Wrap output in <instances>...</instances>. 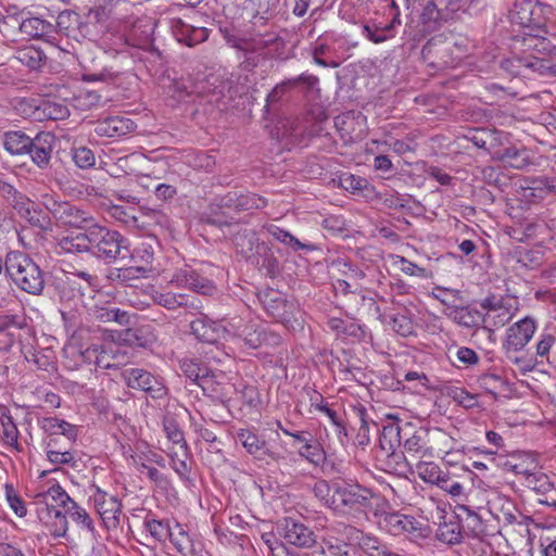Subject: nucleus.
<instances>
[{
	"instance_id": "f257e3e1",
	"label": "nucleus",
	"mask_w": 556,
	"mask_h": 556,
	"mask_svg": "<svg viewBox=\"0 0 556 556\" xmlns=\"http://www.w3.org/2000/svg\"><path fill=\"white\" fill-rule=\"evenodd\" d=\"M313 493L334 515L354 522L367 519V510L378 498L370 489L341 479L318 480L313 486Z\"/></svg>"
},
{
	"instance_id": "f03ea898",
	"label": "nucleus",
	"mask_w": 556,
	"mask_h": 556,
	"mask_svg": "<svg viewBox=\"0 0 556 556\" xmlns=\"http://www.w3.org/2000/svg\"><path fill=\"white\" fill-rule=\"evenodd\" d=\"M5 271L22 291L39 295L45 289L43 273L37 263L21 251H11L5 257Z\"/></svg>"
},
{
	"instance_id": "7ed1b4c3",
	"label": "nucleus",
	"mask_w": 556,
	"mask_h": 556,
	"mask_svg": "<svg viewBox=\"0 0 556 556\" xmlns=\"http://www.w3.org/2000/svg\"><path fill=\"white\" fill-rule=\"evenodd\" d=\"M190 328L199 340L212 344L220 340L229 341L242 337H244L247 343L252 348H256L261 342L258 337L255 339L247 338V328L241 329V320L215 321L203 317L193 320Z\"/></svg>"
},
{
	"instance_id": "20e7f679",
	"label": "nucleus",
	"mask_w": 556,
	"mask_h": 556,
	"mask_svg": "<svg viewBox=\"0 0 556 556\" xmlns=\"http://www.w3.org/2000/svg\"><path fill=\"white\" fill-rule=\"evenodd\" d=\"M89 230V252L104 263L115 262L125 257L124 252L129 253V244L119 232L106 227L92 225Z\"/></svg>"
},
{
	"instance_id": "39448f33",
	"label": "nucleus",
	"mask_w": 556,
	"mask_h": 556,
	"mask_svg": "<svg viewBox=\"0 0 556 556\" xmlns=\"http://www.w3.org/2000/svg\"><path fill=\"white\" fill-rule=\"evenodd\" d=\"M536 329L538 324L535 319L530 316L521 318L506 329L502 348L508 359L514 364L520 365L523 363L522 358L517 356L514 357L513 354L520 352L528 345Z\"/></svg>"
},
{
	"instance_id": "423d86ee",
	"label": "nucleus",
	"mask_w": 556,
	"mask_h": 556,
	"mask_svg": "<svg viewBox=\"0 0 556 556\" xmlns=\"http://www.w3.org/2000/svg\"><path fill=\"white\" fill-rule=\"evenodd\" d=\"M90 491L94 509L101 517L103 526L106 529H116L121 523L123 509L121 500L98 485H91Z\"/></svg>"
},
{
	"instance_id": "0eeeda50",
	"label": "nucleus",
	"mask_w": 556,
	"mask_h": 556,
	"mask_svg": "<svg viewBox=\"0 0 556 556\" xmlns=\"http://www.w3.org/2000/svg\"><path fill=\"white\" fill-rule=\"evenodd\" d=\"M126 384L131 389L141 390L153 399H163L167 389L163 380L142 368H128L122 374Z\"/></svg>"
},
{
	"instance_id": "6e6552de",
	"label": "nucleus",
	"mask_w": 556,
	"mask_h": 556,
	"mask_svg": "<svg viewBox=\"0 0 556 556\" xmlns=\"http://www.w3.org/2000/svg\"><path fill=\"white\" fill-rule=\"evenodd\" d=\"M376 523L381 531L391 535L410 534L420 529V523L408 515L399 511H379L374 513Z\"/></svg>"
},
{
	"instance_id": "1a4fd4ad",
	"label": "nucleus",
	"mask_w": 556,
	"mask_h": 556,
	"mask_svg": "<svg viewBox=\"0 0 556 556\" xmlns=\"http://www.w3.org/2000/svg\"><path fill=\"white\" fill-rule=\"evenodd\" d=\"M484 309L482 324L484 328H500L505 326L516 315L517 307L510 301L485 299L481 303Z\"/></svg>"
},
{
	"instance_id": "9d476101",
	"label": "nucleus",
	"mask_w": 556,
	"mask_h": 556,
	"mask_svg": "<svg viewBox=\"0 0 556 556\" xmlns=\"http://www.w3.org/2000/svg\"><path fill=\"white\" fill-rule=\"evenodd\" d=\"M277 531L289 544L298 547H312L315 542L314 532L304 523L291 517H286L277 523Z\"/></svg>"
},
{
	"instance_id": "9b49d317",
	"label": "nucleus",
	"mask_w": 556,
	"mask_h": 556,
	"mask_svg": "<svg viewBox=\"0 0 556 556\" xmlns=\"http://www.w3.org/2000/svg\"><path fill=\"white\" fill-rule=\"evenodd\" d=\"M502 67L511 75H527L528 73H538L546 75L551 72L552 67L548 62L540 56L526 55L514 56L506 59L502 62Z\"/></svg>"
},
{
	"instance_id": "f8f14e48",
	"label": "nucleus",
	"mask_w": 556,
	"mask_h": 556,
	"mask_svg": "<svg viewBox=\"0 0 556 556\" xmlns=\"http://www.w3.org/2000/svg\"><path fill=\"white\" fill-rule=\"evenodd\" d=\"M34 498L39 506L62 507L65 511L75 502L58 482L38 486Z\"/></svg>"
},
{
	"instance_id": "ddd939ff",
	"label": "nucleus",
	"mask_w": 556,
	"mask_h": 556,
	"mask_svg": "<svg viewBox=\"0 0 556 556\" xmlns=\"http://www.w3.org/2000/svg\"><path fill=\"white\" fill-rule=\"evenodd\" d=\"M55 144V137L49 131L38 132L33 139L27 154L39 168H47Z\"/></svg>"
},
{
	"instance_id": "4468645a",
	"label": "nucleus",
	"mask_w": 556,
	"mask_h": 556,
	"mask_svg": "<svg viewBox=\"0 0 556 556\" xmlns=\"http://www.w3.org/2000/svg\"><path fill=\"white\" fill-rule=\"evenodd\" d=\"M37 517L54 538H64L68 531V521L65 511L52 506H39Z\"/></svg>"
},
{
	"instance_id": "2eb2a0df",
	"label": "nucleus",
	"mask_w": 556,
	"mask_h": 556,
	"mask_svg": "<svg viewBox=\"0 0 556 556\" xmlns=\"http://www.w3.org/2000/svg\"><path fill=\"white\" fill-rule=\"evenodd\" d=\"M169 282L201 294H210L215 289L214 285L208 279L200 276L190 267L180 268L175 271Z\"/></svg>"
},
{
	"instance_id": "dca6fc26",
	"label": "nucleus",
	"mask_w": 556,
	"mask_h": 556,
	"mask_svg": "<svg viewBox=\"0 0 556 556\" xmlns=\"http://www.w3.org/2000/svg\"><path fill=\"white\" fill-rule=\"evenodd\" d=\"M492 157L507 166L522 169L532 164V153L523 147H506L493 152Z\"/></svg>"
},
{
	"instance_id": "f3484780",
	"label": "nucleus",
	"mask_w": 556,
	"mask_h": 556,
	"mask_svg": "<svg viewBox=\"0 0 556 556\" xmlns=\"http://www.w3.org/2000/svg\"><path fill=\"white\" fill-rule=\"evenodd\" d=\"M43 205L55 218L64 224L78 226L80 222L85 220L81 216V212L67 202H59L46 195L43 198Z\"/></svg>"
},
{
	"instance_id": "a211bd4d",
	"label": "nucleus",
	"mask_w": 556,
	"mask_h": 556,
	"mask_svg": "<svg viewBox=\"0 0 556 556\" xmlns=\"http://www.w3.org/2000/svg\"><path fill=\"white\" fill-rule=\"evenodd\" d=\"M40 428L47 433L45 440H59L63 435L68 441H75L77 438L76 426L55 417H45L39 419Z\"/></svg>"
},
{
	"instance_id": "6ab92c4d",
	"label": "nucleus",
	"mask_w": 556,
	"mask_h": 556,
	"mask_svg": "<svg viewBox=\"0 0 556 556\" xmlns=\"http://www.w3.org/2000/svg\"><path fill=\"white\" fill-rule=\"evenodd\" d=\"M135 129V123L125 117L112 116L98 122L94 131L98 136L115 138L122 137Z\"/></svg>"
},
{
	"instance_id": "aec40b11",
	"label": "nucleus",
	"mask_w": 556,
	"mask_h": 556,
	"mask_svg": "<svg viewBox=\"0 0 556 556\" xmlns=\"http://www.w3.org/2000/svg\"><path fill=\"white\" fill-rule=\"evenodd\" d=\"M429 448L431 451L430 457H440L446 463L451 464L453 460L447 459L455 448V440L445 431L434 429L429 431Z\"/></svg>"
},
{
	"instance_id": "412c9836",
	"label": "nucleus",
	"mask_w": 556,
	"mask_h": 556,
	"mask_svg": "<svg viewBox=\"0 0 556 556\" xmlns=\"http://www.w3.org/2000/svg\"><path fill=\"white\" fill-rule=\"evenodd\" d=\"M400 21L394 17L389 23H382L378 20H369L362 25V34L374 43H381L392 38L394 35L392 30L395 24Z\"/></svg>"
},
{
	"instance_id": "4be33fe9",
	"label": "nucleus",
	"mask_w": 556,
	"mask_h": 556,
	"mask_svg": "<svg viewBox=\"0 0 556 556\" xmlns=\"http://www.w3.org/2000/svg\"><path fill=\"white\" fill-rule=\"evenodd\" d=\"M428 437L429 431L420 429L407 438L403 443L405 458H407V455L415 459L430 457Z\"/></svg>"
},
{
	"instance_id": "5701e85b",
	"label": "nucleus",
	"mask_w": 556,
	"mask_h": 556,
	"mask_svg": "<svg viewBox=\"0 0 556 556\" xmlns=\"http://www.w3.org/2000/svg\"><path fill=\"white\" fill-rule=\"evenodd\" d=\"M153 255L152 247L146 243L137 247L130 254V261L134 263L132 266L139 270L138 274L142 278H148L156 273V268L153 266Z\"/></svg>"
},
{
	"instance_id": "b1692460",
	"label": "nucleus",
	"mask_w": 556,
	"mask_h": 556,
	"mask_svg": "<svg viewBox=\"0 0 556 556\" xmlns=\"http://www.w3.org/2000/svg\"><path fill=\"white\" fill-rule=\"evenodd\" d=\"M31 139L24 131L11 130L2 136V146L11 155H24L29 152Z\"/></svg>"
},
{
	"instance_id": "393cba45",
	"label": "nucleus",
	"mask_w": 556,
	"mask_h": 556,
	"mask_svg": "<svg viewBox=\"0 0 556 556\" xmlns=\"http://www.w3.org/2000/svg\"><path fill=\"white\" fill-rule=\"evenodd\" d=\"M43 443L47 459L55 467L75 463V452L72 448H59V440H45Z\"/></svg>"
},
{
	"instance_id": "a878e982",
	"label": "nucleus",
	"mask_w": 556,
	"mask_h": 556,
	"mask_svg": "<svg viewBox=\"0 0 556 556\" xmlns=\"http://www.w3.org/2000/svg\"><path fill=\"white\" fill-rule=\"evenodd\" d=\"M59 247L65 253L89 252V230L59 239Z\"/></svg>"
},
{
	"instance_id": "bb28decb",
	"label": "nucleus",
	"mask_w": 556,
	"mask_h": 556,
	"mask_svg": "<svg viewBox=\"0 0 556 556\" xmlns=\"http://www.w3.org/2000/svg\"><path fill=\"white\" fill-rule=\"evenodd\" d=\"M463 535L462 526L457 517L444 521L437 530L438 540L445 544H458L462 542Z\"/></svg>"
},
{
	"instance_id": "cd10ccee",
	"label": "nucleus",
	"mask_w": 556,
	"mask_h": 556,
	"mask_svg": "<svg viewBox=\"0 0 556 556\" xmlns=\"http://www.w3.org/2000/svg\"><path fill=\"white\" fill-rule=\"evenodd\" d=\"M169 540L181 556L194 555L193 541L181 525H175L169 533Z\"/></svg>"
},
{
	"instance_id": "c85d7f7f",
	"label": "nucleus",
	"mask_w": 556,
	"mask_h": 556,
	"mask_svg": "<svg viewBox=\"0 0 556 556\" xmlns=\"http://www.w3.org/2000/svg\"><path fill=\"white\" fill-rule=\"evenodd\" d=\"M184 375L202 388L204 392L208 390L211 379L205 375V369L201 368L199 363L193 359H184L180 363Z\"/></svg>"
},
{
	"instance_id": "c756f323",
	"label": "nucleus",
	"mask_w": 556,
	"mask_h": 556,
	"mask_svg": "<svg viewBox=\"0 0 556 556\" xmlns=\"http://www.w3.org/2000/svg\"><path fill=\"white\" fill-rule=\"evenodd\" d=\"M65 514L66 517L68 516L80 529L86 530L92 536H96L97 530L93 520L84 507L74 502L68 506Z\"/></svg>"
},
{
	"instance_id": "7c9ffc66",
	"label": "nucleus",
	"mask_w": 556,
	"mask_h": 556,
	"mask_svg": "<svg viewBox=\"0 0 556 556\" xmlns=\"http://www.w3.org/2000/svg\"><path fill=\"white\" fill-rule=\"evenodd\" d=\"M36 111L38 114L36 115L37 118H48V119H64L70 115V111L66 105L45 100L42 101L38 106H36Z\"/></svg>"
},
{
	"instance_id": "2f4dec72",
	"label": "nucleus",
	"mask_w": 556,
	"mask_h": 556,
	"mask_svg": "<svg viewBox=\"0 0 556 556\" xmlns=\"http://www.w3.org/2000/svg\"><path fill=\"white\" fill-rule=\"evenodd\" d=\"M20 30L29 38H39L50 33L51 24L40 17H28L22 21Z\"/></svg>"
},
{
	"instance_id": "473e14b6",
	"label": "nucleus",
	"mask_w": 556,
	"mask_h": 556,
	"mask_svg": "<svg viewBox=\"0 0 556 556\" xmlns=\"http://www.w3.org/2000/svg\"><path fill=\"white\" fill-rule=\"evenodd\" d=\"M153 300L156 304L167 309H176L178 307L191 305L189 303V298L186 294L174 293L170 291L155 292L153 294Z\"/></svg>"
},
{
	"instance_id": "72a5a7b5",
	"label": "nucleus",
	"mask_w": 556,
	"mask_h": 556,
	"mask_svg": "<svg viewBox=\"0 0 556 556\" xmlns=\"http://www.w3.org/2000/svg\"><path fill=\"white\" fill-rule=\"evenodd\" d=\"M93 318L101 323L115 321L121 326L130 324V315L126 311L119 308H97L93 312Z\"/></svg>"
},
{
	"instance_id": "f704fd0d",
	"label": "nucleus",
	"mask_w": 556,
	"mask_h": 556,
	"mask_svg": "<svg viewBox=\"0 0 556 556\" xmlns=\"http://www.w3.org/2000/svg\"><path fill=\"white\" fill-rule=\"evenodd\" d=\"M416 471L418 477L425 483L433 484L437 486L445 472L432 462H418L416 465Z\"/></svg>"
},
{
	"instance_id": "c9c22d12",
	"label": "nucleus",
	"mask_w": 556,
	"mask_h": 556,
	"mask_svg": "<svg viewBox=\"0 0 556 556\" xmlns=\"http://www.w3.org/2000/svg\"><path fill=\"white\" fill-rule=\"evenodd\" d=\"M16 59L27 67L37 70L42 65L46 56L40 49L28 46L17 51Z\"/></svg>"
},
{
	"instance_id": "e433bc0d",
	"label": "nucleus",
	"mask_w": 556,
	"mask_h": 556,
	"mask_svg": "<svg viewBox=\"0 0 556 556\" xmlns=\"http://www.w3.org/2000/svg\"><path fill=\"white\" fill-rule=\"evenodd\" d=\"M458 508L466 514L463 533L471 538L479 536L483 532L481 517L466 505H460Z\"/></svg>"
},
{
	"instance_id": "4c0bfd02",
	"label": "nucleus",
	"mask_w": 556,
	"mask_h": 556,
	"mask_svg": "<svg viewBox=\"0 0 556 556\" xmlns=\"http://www.w3.org/2000/svg\"><path fill=\"white\" fill-rule=\"evenodd\" d=\"M534 3L532 0H516L510 11L513 21L520 25H528L532 21Z\"/></svg>"
},
{
	"instance_id": "58836bf2",
	"label": "nucleus",
	"mask_w": 556,
	"mask_h": 556,
	"mask_svg": "<svg viewBox=\"0 0 556 556\" xmlns=\"http://www.w3.org/2000/svg\"><path fill=\"white\" fill-rule=\"evenodd\" d=\"M447 315L457 324L467 328L477 327L482 323V316L477 311H470L465 307H456Z\"/></svg>"
},
{
	"instance_id": "ea45409f",
	"label": "nucleus",
	"mask_w": 556,
	"mask_h": 556,
	"mask_svg": "<svg viewBox=\"0 0 556 556\" xmlns=\"http://www.w3.org/2000/svg\"><path fill=\"white\" fill-rule=\"evenodd\" d=\"M14 208L18 215L27 219L33 225H38L39 213L36 210V204L26 197L20 195L15 199Z\"/></svg>"
},
{
	"instance_id": "a19ab883",
	"label": "nucleus",
	"mask_w": 556,
	"mask_h": 556,
	"mask_svg": "<svg viewBox=\"0 0 556 556\" xmlns=\"http://www.w3.org/2000/svg\"><path fill=\"white\" fill-rule=\"evenodd\" d=\"M514 471L516 475H520L525 478L526 483L531 489H540L543 484H539L541 480H545V476L536 471V464L531 462L530 466L525 467L521 464L514 465Z\"/></svg>"
},
{
	"instance_id": "79ce46f5",
	"label": "nucleus",
	"mask_w": 556,
	"mask_h": 556,
	"mask_svg": "<svg viewBox=\"0 0 556 556\" xmlns=\"http://www.w3.org/2000/svg\"><path fill=\"white\" fill-rule=\"evenodd\" d=\"M266 230L279 242L290 247L293 251L309 249V245L302 243L299 239L290 232L279 228L276 225H268Z\"/></svg>"
},
{
	"instance_id": "37998d69",
	"label": "nucleus",
	"mask_w": 556,
	"mask_h": 556,
	"mask_svg": "<svg viewBox=\"0 0 556 556\" xmlns=\"http://www.w3.org/2000/svg\"><path fill=\"white\" fill-rule=\"evenodd\" d=\"M2 428V441L8 447L18 451V429L11 417H4L1 419Z\"/></svg>"
},
{
	"instance_id": "c03bdc74",
	"label": "nucleus",
	"mask_w": 556,
	"mask_h": 556,
	"mask_svg": "<svg viewBox=\"0 0 556 556\" xmlns=\"http://www.w3.org/2000/svg\"><path fill=\"white\" fill-rule=\"evenodd\" d=\"M237 440L250 454H257L263 450L265 442L256 433L249 429H240L237 432Z\"/></svg>"
},
{
	"instance_id": "a18cd8bd",
	"label": "nucleus",
	"mask_w": 556,
	"mask_h": 556,
	"mask_svg": "<svg viewBox=\"0 0 556 556\" xmlns=\"http://www.w3.org/2000/svg\"><path fill=\"white\" fill-rule=\"evenodd\" d=\"M400 432L401 429L397 424L384 426L380 438L382 450L393 452L401 444Z\"/></svg>"
},
{
	"instance_id": "49530a36",
	"label": "nucleus",
	"mask_w": 556,
	"mask_h": 556,
	"mask_svg": "<svg viewBox=\"0 0 556 556\" xmlns=\"http://www.w3.org/2000/svg\"><path fill=\"white\" fill-rule=\"evenodd\" d=\"M237 251L244 257H250L257 247V238L253 231H244L235 237Z\"/></svg>"
},
{
	"instance_id": "de8ad7c7",
	"label": "nucleus",
	"mask_w": 556,
	"mask_h": 556,
	"mask_svg": "<svg viewBox=\"0 0 556 556\" xmlns=\"http://www.w3.org/2000/svg\"><path fill=\"white\" fill-rule=\"evenodd\" d=\"M438 488L447 493L454 500H464L466 496L463 483L453 479L448 472H444Z\"/></svg>"
},
{
	"instance_id": "09e8293b",
	"label": "nucleus",
	"mask_w": 556,
	"mask_h": 556,
	"mask_svg": "<svg viewBox=\"0 0 556 556\" xmlns=\"http://www.w3.org/2000/svg\"><path fill=\"white\" fill-rule=\"evenodd\" d=\"M526 46L528 49L536 51L543 55H551L554 51H556V45L553 43L549 39L540 35H529L526 38Z\"/></svg>"
},
{
	"instance_id": "8fccbe9b",
	"label": "nucleus",
	"mask_w": 556,
	"mask_h": 556,
	"mask_svg": "<svg viewBox=\"0 0 556 556\" xmlns=\"http://www.w3.org/2000/svg\"><path fill=\"white\" fill-rule=\"evenodd\" d=\"M393 265L396 266L402 273L408 276H416L420 278L430 277V273L426 268L419 267L417 264L408 261L403 256H395Z\"/></svg>"
},
{
	"instance_id": "3c124183",
	"label": "nucleus",
	"mask_w": 556,
	"mask_h": 556,
	"mask_svg": "<svg viewBox=\"0 0 556 556\" xmlns=\"http://www.w3.org/2000/svg\"><path fill=\"white\" fill-rule=\"evenodd\" d=\"M138 271L139 270L135 269L132 265L122 268H110L106 274V279L111 282H128L142 278Z\"/></svg>"
},
{
	"instance_id": "603ef678",
	"label": "nucleus",
	"mask_w": 556,
	"mask_h": 556,
	"mask_svg": "<svg viewBox=\"0 0 556 556\" xmlns=\"http://www.w3.org/2000/svg\"><path fill=\"white\" fill-rule=\"evenodd\" d=\"M147 531L159 542L164 541L172 531V528L162 520L148 519L144 522Z\"/></svg>"
},
{
	"instance_id": "864d4df0",
	"label": "nucleus",
	"mask_w": 556,
	"mask_h": 556,
	"mask_svg": "<svg viewBox=\"0 0 556 556\" xmlns=\"http://www.w3.org/2000/svg\"><path fill=\"white\" fill-rule=\"evenodd\" d=\"M164 431L166 437L173 444L177 445L179 450L182 452V455H186L187 444L184 438L182 431L178 428L175 422H166L164 425Z\"/></svg>"
},
{
	"instance_id": "5fc2aeb1",
	"label": "nucleus",
	"mask_w": 556,
	"mask_h": 556,
	"mask_svg": "<svg viewBox=\"0 0 556 556\" xmlns=\"http://www.w3.org/2000/svg\"><path fill=\"white\" fill-rule=\"evenodd\" d=\"M101 345L92 344L85 350H74L73 348L66 349L65 353L72 352V354H77L81 363L85 364H94L97 366V362L100 355Z\"/></svg>"
},
{
	"instance_id": "6e6d98bb",
	"label": "nucleus",
	"mask_w": 556,
	"mask_h": 556,
	"mask_svg": "<svg viewBox=\"0 0 556 556\" xmlns=\"http://www.w3.org/2000/svg\"><path fill=\"white\" fill-rule=\"evenodd\" d=\"M73 160L75 164L80 168H90L96 163L93 152L86 147L75 149L73 151Z\"/></svg>"
},
{
	"instance_id": "4d7b16f0",
	"label": "nucleus",
	"mask_w": 556,
	"mask_h": 556,
	"mask_svg": "<svg viewBox=\"0 0 556 556\" xmlns=\"http://www.w3.org/2000/svg\"><path fill=\"white\" fill-rule=\"evenodd\" d=\"M382 146H389L391 150H393L396 154L403 155L408 152H413L416 149V143L412 138H407L404 140L390 138L388 140H383L381 142Z\"/></svg>"
},
{
	"instance_id": "13d9d810",
	"label": "nucleus",
	"mask_w": 556,
	"mask_h": 556,
	"mask_svg": "<svg viewBox=\"0 0 556 556\" xmlns=\"http://www.w3.org/2000/svg\"><path fill=\"white\" fill-rule=\"evenodd\" d=\"M278 40V36L274 33H267L264 35H255L250 38L251 51H261L266 47L274 45Z\"/></svg>"
},
{
	"instance_id": "bf43d9fd",
	"label": "nucleus",
	"mask_w": 556,
	"mask_h": 556,
	"mask_svg": "<svg viewBox=\"0 0 556 556\" xmlns=\"http://www.w3.org/2000/svg\"><path fill=\"white\" fill-rule=\"evenodd\" d=\"M367 180L359 176L348 174L341 177L342 187L350 191H362L367 187Z\"/></svg>"
},
{
	"instance_id": "052dcab7",
	"label": "nucleus",
	"mask_w": 556,
	"mask_h": 556,
	"mask_svg": "<svg viewBox=\"0 0 556 556\" xmlns=\"http://www.w3.org/2000/svg\"><path fill=\"white\" fill-rule=\"evenodd\" d=\"M556 343L555 336L551 333H542L535 346V353L539 357H547L551 349Z\"/></svg>"
},
{
	"instance_id": "680f3d73",
	"label": "nucleus",
	"mask_w": 556,
	"mask_h": 556,
	"mask_svg": "<svg viewBox=\"0 0 556 556\" xmlns=\"http://www.w3.org/2000/svg\"><path fill=\"white\" fill-rule=\"evenodd\" d=\"M299 454L314 464H318L323 459V453L319 447L309 442H306V444L299 450Z\"/></svg>"
},
{
	"instance_id": "e2e57ef3",
	"label": "nucleus",
	"mask_w": 556,
	"mask_h": 556,
	"mask_svg": "<svg viewBox=\"0 0 556 556\" xmlns=\"http://www.w3.org/2000/svg\"><path fill=\"white\" fill-rule=\"evenodd\" d=\"M7 500H8V503L10 505V507L13 509V511L18 516V517H24L27 513V509L24 505V502L22 501V498L20 496H17L13 489H7Z\"/></svg>"
},
{
	"instance_id": "0e129e2a",
	"label": "nucleus",
	"mask_w": 556,
	"mask_h": 556,
	"mask_svg": "<svg viewBox=\"0 0 556 556\" xmlns=\"http://www.w3.org/2000/svg\"><path fill=\"white\" fill-rule=\"evenodd\" d=\"M533 191L546 192V193H555L556 194V178H540L532 181V187H530Z\"/></svg>"
},
{
	"instance_id": "69168bd1",
	"label": "nucleus",
	"mask_w": 556,
	"mask_h": 556,
	"mask_svg": "<svg viewBox=\"0 0 556 556\" xmlns=\"http://www.w3.org/2000/svg\"><path fill=\"white\" fill-rule=\"evenodd\" d=\"M333 267H337L338 270L342 271L349 279L358 280L364 278L365 274L363 270L353 267L351 264L338 261L333 263Z\"/></svg>"
},
{
	"instance_id": "338daca9",
	"label": "nucleus",
	"mask_w": 556,
	"mask_h": 556,
	"mask_svg": "<svg viewBox=\"0 0 556 556\" xmlns=\"http://www.w3.org/2000/svg\"><path fill=\"white\" fill-rule=\"evenodd\" d=\"M170 466L181 478H187L189 473V465L185 459L179 457L178 452H169Z\"/></svg>"
},
{
	"instance_id": "774afa93",
	"label": "nucleus",
	"mask_w": 556,
	"mask_h": 556,
	"mask_svg": "<svg viewBox=\"0 0 556 556\" xmlns=\"http://www.w3.org/2000/svg\"><path fill=\"white\" fill-rule=\"evenodd\" d=\"M325 548L332 556H351L348 544L341 542H332L331 540L324 541Z\"/></svg>"
}]
</instances>
